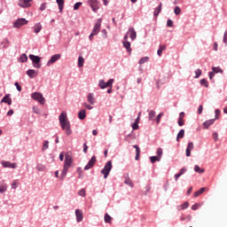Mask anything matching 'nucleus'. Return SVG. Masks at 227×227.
<instances>
[{
    "instance_id": "nucleus-51",
    "label": "nucleus",
    "mask_w": 227,
    "mask_h": 227,
    "mask_svg": "<svg viewBox=\"0 0 227 227\" xmlns=\"http://www.w3.org/2000/svg\"><path fill=\"white\" fill-rule=\"evenodd\" d=\"M215 120H219L221 111L219 109H216L215 111Z\"/></svg>"
},
{
    "instance_id": "nucleus-45",
    "label": "nucleus",
    "mask_w": 227,
    "mask_h": 227,
    "mask_svg": "<svg viewBox=\"0 0 227 227\" xmlns=\"http://www.w3.org/2000/svg\"><path fill=\"white\" fill-rule=\"evenodd\" d=\"M82 3L81 2H78V3H76L74 5V11H78L79 10V8L82 6Z\"/></svg>"
},
{
    "instance_id": "nucleus-59",
    "label": "nucleus",
    "mask_w": 227,
    "mask_h": 227,
    "mask_svg": "<svg viewBox=\"0 0 227 227\" xmlns=\"http://www.w3.org/2000/svg\"><path fill=\"white\" fill-rule=\"evenodd\" d=\"M77 173L79 174L78 178H82V170L81 168H77Z\"/></svg>"
},
{
    "instance_id": "nucleus-7",
    "label": "nucleus",
    "mask_w": 227,
    "mask_h": 227,
    "mask_svg": "<svg viewBox=\"0 0 227 227\" xmlns=\"http://www.w3.org/2000/svg\"><path fill=\"white\" fill-rule=\"evenodd\" d=\"M101 23H102V19H98L97 20V22L95 23L94 28L91 32L93 35H98L100 28H101Z\"/></svg>"
},
{
    "instance_id": "nucleus-41",
    "label": "nucleus",
    "mask_w": 227,
    "mask_h": 227,
    "mask_svg": "<svg viewBox=\"0 0 227 227\" xmlns=\"http://www.w3.org/2000/svg\"><path fill=\"white\" fill-rule=\"evenodd\" d=\"M163 155V150L161 148H157V157H160L161 159Z\"/></svg>"
},
{
    "instance_id": "nucleus-56",
    "label": "nucleus",
    "mask_w": 227,
    "mask_h": 227,
    "mask_svg": "<svg viewBox=\"0 0 227 227\" xmlns=\"http://www.w3.org/2000/svg\"><path fill=\"white\" fill-rule=\"evenodd\" d=\"M132 129H133L134 130L138 129H139L138 123H137V122H135L134 124H132Z\"/></svg>"
},
{
    "instance_id": "nucleus-3",
    "label": "nucleus",
    "mask_w": 227,
    "mask_h": 227,
    "mask_svg": "<svg viewBox=\"0 0 227 227\" xmlns=\"http://www.w3.org/2000/svg\"><path fill=\"white\" fill-rule=\"evenodd\" d=\"M112 168H113L112 160H108L105 165V168H103V170H101V174L104 175L105 179H107Z\"/></svg>"
},
{
    "instance_id": "nucleus-43",
    "label": "nucleus",
    "mask_w": 227,
    "mask_h": 227,
    "mask_svg": "<svg viewBox=\"0 0 227 227\" xmlns=\"http://www.w3.org/2000/svg\"><path fill=\"white\" fill-rule=\"evenodd\" d=\"M195 74H196L195 78L198 79L202 74L201 69H196Z\"/></svg>"
},
{
    "instance_id": "nucleus-21",
    "label": "nucleus",
    "mask_w": 227,
    "mask_h": 227,
    "mask_svg": "<svg viewBox=\"0 0 227 227\" xmlns=\"http://www.w3.org/2000/svg\"><path fill=\"white\" fill-rule=\"evenodd\" d=\"M2 103H7L8 106H11L12 103V98H10V95H5L4 98L2 99Z\"/></svg>"
},
{
    "instance_id": "nucleus-24",
    "label": "nucleus",
    "mask_w": 227,
    "mask_h": 227,
    "mask_svg": "<svg viewBox=\"0 0 227 227\" xmlns=\"http://www.w3.org/2000/svg\"><path fill=\"white\" fill-rule=\"evenodd\" d=\"M205 191H207V188H200L198 191H196L193 193V197L194 198H198L199 196H200V194H202Z\"/></svg>"
},
{
    "instance_id": "nucleus-52",
    "label": "nucleus",
    "mask_w": 227,
    "mask_h": 227,
    "mask_svg": "<svg viewBox=\"0 0 227 227\" xmlns=\"http://www.w3.org/2000/svg\"><path fill=\"white\" fill-rule=\"evenodd\" d=\"M78 195L79 196H82V197H84L85 196V189H82L78 192Z\"/></svg>"
},
{
    "instance_id": "nucleus-33",
    "label": "nucleus",
    "mask_w": 227,
    "mask_h": 227,
    "mask_svg": "<svg viewBox=\"0 0 227 227\" xmlns=\"http://www.w3.org/2000/svg\"><path fill=\"white\" fill-rule=\"evenodd\" d=\"M149 61L148 57H144L138 60V65H144L145 63Z\"/></svg>"
},
{
    "instance_id": "nucleus-19",
    "label": "nucleus",
    "mask_w": 227,
    "mask_h": 227,
    "mask_svg": "<svg viewBox=\"0 0 227 227\" xmlns=\"http://www.w3.org/2000/svg\"><path fill=\"white\" fill-rule=\"evenodd\" d=\"M123 47L126 48L128 53H131L132 51L131 43L129 41L123 42Z\"/></svg>"
},
{
    "instance_id": "nucleus-26",
    "label": "nucleus",
    "mask_w": 227,
    "mask_h": 227,
    "mask_svg": "<svg viewBox=\"0 0 227 227\" xmlns=\"http://www.w3.org/2000/svg\"><path fill=\"white\" fill-rule=\"evenodd\" d=\"M194 171L200 175L204 174L205 172L204 168H200L199 165L194 166Z\"/></svg>"
},
{
    "instance_id": "nucleus-9",
    "label": "nucleus",
    "mask_w": 227,
    "mask_h": 227,
    "mask_svg": "<svg viewBox=\"0 0 227 227\" xmlns=\"http://www.w3.org/2000/svg\"><path fill=\"white\" fill-rule=\"evenodd\" d=\"M61 59V54H55L48 60L47 66L53 65L56 61L59 60Z\"/></svg>"
},
{
    "instance_id": "nucleus-1",
    "label": "nucleus",
    "mask_w": 227,
    "mask_h": 227,
    "mask_svg": "<svg viewBox=\"0 0 227 227\" xmlns=\"http://www.w3.org/2000/svg\"><path fill=\"white\" fill-rule=\"evenodd\" d=\"M59 126L66 131L67 136L72 135L71 124L65 111L59 116Z\"/></svg>"
},
{
    "instance_id": "nucleus-60",
    "label": "nucleus",
    "mask_w": 227,
    "mask_h": 227,
    "mask_svg": "<svg viewBox=\"0 0 227 227\" xmlns=\"http://www.w3.org/2000/svg\"><path fill=\"white\" fill-rule=\"evenodd\" d=\"M223 43H224L225 44H227V30L224 32Z\"/></svg>"
},
{
    "instance_id": "nucleus-39",
    "label": "nucleus",
    "mask_w": 227,
    "mask_h": 227,
    "mask_svg": "<svg viewBox=\"0 0 227 227\" xmlns=\"http://www.w3.org/2000/svg\"><path fill=\"white\" fill-rule=\"evenodd\" d=\"M212 70L214 74H223V70L220 67H213Z\"/></svg>"
},
{
    "instance_id": "nucleus-28",
    "label": "nucleus",
    "mask_w": 227,
    "mask_h": 227,
    "mask_svg": "<svg viewBox=\"0 0 227 227\" xmlns=\"http://www.w3.org/2000/svg\"><path fill=\"white\" fill-rule=\"evenodd\" d=\"M166 50V45L165 44H163V45H160L159 46V50L157 51V54H158V56H162V52H163V51H165Z\"/></svg>"
},
{
    "instance_id": "nucleus-35",
    "label": "nucleus",
    "mask_w": 227,
    "mask_h": 227,
    "mask_svg": "<svg viewBox=\"0 0 227 227\" xmlns=\"http://www.w3.org/2000/svg\"><path fill=\"white\" fill-rule=\"evenodd\" d=\"M57 3H58L59 12H62L63 8H64V1H57Z\"/></svg>"
},
{
    "instance_id": "nucleus-63",
    "label": "nucleus",
    "mask_w": 227,
    "mask_h": 227,
    "mask_svg": "<svg viewBox=\"0 0 227 227\" xmlns=\"http://www.w3.org/2000/svg\"><path fill=\"white\" fill-rule=\"evenodd\" d=\"M215 76V73L214 72H209L208 73V77H209V80H213V77Z\"/></svg>"
},
{
    "instance_id": "nucleus-4",
    "label": "nucleus",
    "mask_w": 227,
    "mask_h": 227,
    "mask_svg": "<svg viewBox=\"0 0 227 227\" xmlns=\"http://www.w3.org/2000/svg\"><path fill=\"white\" fill-rule=\"evenodd\" d=\"M30 60L33 61V65L35 68H41L42 65L40 64L41 58L33 54L29 55Z\"/></svg>"
},
{
    "instance_id": "nucleus-61",
    "label": "nucleus",
    "mask_w": 227,
    "mask_h": 227,
    "mask_svg": "<svg viewBox=\"0 0 227 227\" xmlns=\"http://www.w3.org/2000/svg\"><path fill=\"white\" fill-rule=\"evenodd\" d=\"M33 110H34V113H35V114H40V109H39V107L34 106Z\"/></svg>"
},
{
    "instance_id": "nucleus-11",
    "label": "nucleus",
    "mask_w": 227,
    "mask_h": 227,
    "mask_svg": "<svg viewBox=\"0 0 227 227\" xmlns=\"http://www.w3.org/2000/svg\"><path fill=\"white\" fill-rule=\"evenodd\" d=\"M127 34L129 35V38H131L132 41L137 37V34L133 27H129Z\"/></svg>"
},
{
    "instance_id": "nucleus-30",
    "label": "nucleus",
    "mask_w": 227,
    "mask_h": 227,
    "mask_svg": "<svg viewBox=\"0 0 227 227\" xmlns=\"http://www.w3.org/2000/svg\"><path fill=\"white\" fill-rule=\"evenodd\" d=\"M104 220L106 223H112V221H113V217L108 215V214H106L105 215V217H104Z\"/></svg>"
},
{
    "instance_id": "nucleus-49",
    "label": "nucleus",
    "mask_w": 227,
    "mask_h": 227,
    "mask_svg": "<svg viewBox=\"0 0 227 227\" xmlns=\"http://www.w3.org/2000/svg\"><path fill=\"white\" fill-rule=\"evenodd\" d=\"M177 124H178L179 127H183L184 125V119L178 118Z\"/></svg>"
},
{
    "instance_id": "nucleus-16",
    "label": "nucleus",
    "mask_w": 227,
    "mask_h": 227,
    "mask_svg": "<svg viewBox=\"0 0 227 227\" xmlns=\"http://www.w3.org/2000/svg\"><path fill=\"white\" fill-rule=\"evenodd\" d=\"M161 10H162V4L160 3L159 5L154 9V12H153L154 18H158Z\"/></svg>"
},
{
    "instance_id": "nucleus-44",
    "label": "nucleus",
    "mask_w": 227,
    "mask_h": 227,
    "mask_svg": "<svg viewBox=\"0 0 227 227\" xmlns=\"http://www.w3.org/2000/svg\"><path fill=\"white\" fill-rule=\"evenodd\" d=\"M49 144H50L49 141H44L43 142V151H45V150L49 149Z\"/></svg>"
},
{
    "instance_id": "nucleus-50",
    "label": "nucleus",
    "mask_w": 227,
    "mask_h": 227,
    "mask_svg": "<svg viewBox=\"0 0 227 227\" xmlns=\"http://www.w3.org/2000/svg\"><path fill=\"white\" fill-rule=\"evenodd\" d=\"M14 85L16 86L17 90H18L19 92H21L22 87L20 85V83H19L18 82H16L14 83Z\"/></svg>"
},
{
    "instance_id": "nucleus-14",
    "label": "nucleus",
    "mask_w": 227,
    "mask_h": 227,
    "mask_svg": "<svg viewBox=\"0 0 227 227\" xmlns=\"http://www.w3.org/2000/svg\"><path fill=\"white\" fill-rule=\"evenodd\" d=\"M193 142H189L186 148V157H191V152L193 150Z\"/></svg>"
},
{
    "instance_id": "nucleus-34",
    "label": "nucleus",
    "mask_w": 227,
    "mask_h": 227,
    "mask_svg": "<svg viewBox=\"0 0 227 227\" xmlns=\"http://www.w3.org/2000/svg\"><path fill=\"white\" fill-rule=\"evenodd\" d=\"M84 63V59L82 56L78 58V67H82Z\"/></svg>"
},
{
    "instance_id": "nucleus-15",
    "label": "nucleus",
    "mask_w": 227,
    "mask_h": 227,
    "mask_svg": "<svg viewBox=\"0 0 227 227\" xmlns=\"http://www.w3.org/2000/svg\"><path fill=\"white\" fill-rule=\"evenodd\" d=\"M18 5L25 9V8H29L31 6V4L29 1H19Z\"/></svg>"
},
{
    "instance_id": "nucleus-46",
    "label": "nucleus",
    "mask_w": 227,
    "mask_h": 227,
    "mask_svg": "<svg viewBox=\"0 0 227 227\" xmlns=\"http://www.w3.org/2000/svg\"><path fill=\"white\" fill-rule=\"evenodd\" d=\"M174 12H175L176 15H180V13H181L180 7L179 6H176L175 10H174Z\"/></svg>"
},
{
    "instance_id": "nucleus-53",
    "label": "nucleus",
    "mask_w": 227,
    "mask_h": 227,
    "mask_svg": "<svg viewBox=\"0 0 227 227\" xmlns=\"http://www.w3.org/2000/svg\"><path fill=\"white\" fill-rule=\"evenodd\" d=\"M114 82V79H109L108 82H106L107 86L112 88Z\"/></svg>"
},
{
    "instance_id": "nucleus-5",
    "label": "nucleus",
    "mask_w": 227,
    "mask_h": 227,
    "mask_svg": "<svg viewBox=\"0 0 227 227\" xmlns=\"http://www.w3.org/2000/svg\"><path fill=\"white\" fill-rule=\"evenodd\" d=\"M32 98L35 100V101H37L39 102L40 104L42 105H44L45 103V98L42 95V93L40 92H35L32 94Z\"/></svg>"
},
{
    "instance_id": "nucleus-37",
    "label": "nucleus",
    "mask_w": 227,
    "mask_h": 227,
    "mask_svg": "<svg viewBox=\"0 0 227 227\" xmlns=\"http://www.w3.org/2000/svg\"><path fill=\"white\" fill-rule=\"evenodd\" d=\"M8 185L6 184H0V192H5Z\"/></svg>"
},
{
    "instance_id": "nucleus-32",
    "label": "nucleus",
    "mask_w": 227,
    "mask_h": 227,
    "mask_svg": "<svg viewBox=\"0 0 227 227\" xmlns=\"http://www.w3.org/2000/svg\"><path fill=\"white\" fill-rule=\"evenodd\" d=\"M160 157H159V156H152L151 158H150V160H151V162L153 163V164H154L155 162H157V161H160Z\"/></svg>"
},
{
    "instance_id": "nucleus-6",
    "label": "nucleus",
    "mask_w": 227,
    "mask_h": 227,
    "mask_svg": "<svg viewBox=\"0 0 227 227\" xmlns=\"http://www.w3.org/2000/svg\"><path fill=\"white\" fill-rule=\"evenodd\" d=\"M28 24V20H27L26 19H18L14 23H13V27L14 28H20L23 26H26Z\"/></svg>"
},
{
    "instance_id": "nucleus-20",
    "label": "nucleus",
    "mask_w": 227,
    "mask_h": 227,
    "mask_svg": "<svg viewBox=\"0 0 227 227\" xmlns=\"http://www.w3.org/2000/svg\"><path fill=\"white\" fill-rule=\"evenodd\" d=\"M86 118V110L82 109L78 112V119L79 120H84Z\"/></svg>"
},
{
    "instance_id": "nucleus-13",
    "label": "nucleus",
    "mask_w": 227,
    "mask_h": 227,
    "mask_svg": "<svg viewBox=\"0 0 227 227\" xmlns=\"http://www.w3.org/2000/svg\"><path fill=\"white\" fill-rule=\"evenodd\" d=\"M75 216H76L77 223H81L83 219L82 211L81 209H76L75 210Z\"/></svg>"
},
{
    "instance_id": "nucleus-64",
    "label": "nucleus",
    "mask_w": 227,
    "mask_h": 227,
    "mask_svg": "<svg viewBox=\"0 0 227 227\" xmlns=\"http://www.w3.org/2000/svg\"><path fill=\"white\" fill-rule=\"evenodd\" d=\"M202 111H203V106H200L199 108H198V114H201Z\"/></svg>"
},
{
    "instance_id": "nucleus-36",
    "label": "nucleus",
    "mask_w": 227,
    "mask_h": 227,
    "mask_svg": "<svg viewBox=\"0 0 227 227\" xmlns=\"http://www.w3.org/2000/svg\"><path fill=\"white\" fill-rule=\"evenodd\" d=\"M200 84L204 85L206 88H208V82L205 78L200 80Z\"/></svg>"
},
{
    "instance_id": "nucleus-23",
    "label": "nucleus",
    "mask_w": 227,
    "mask_h": 227,
    "mask_svg": "<svg viewBox=\"0 0 227 227\" xmlns=\"http://www.w3.org/2000/svg\"><path fill=\"white\" fill-rule=\"evenodd\" d=\"M87 101L92 106L95 104V98L92 93H89V95L87 96Z\"/></svg>"
},
{
    "instance_id": "nucleus-27",
    "label": "nucleus",
    "mask_w": 227,
    "mask_h": 227,
    "mask_svg": "<svg viewBox=\"0 0 227 227\" xmlns=\"http://www.w3.org/2000/svg\"><path fill=\"white\" fill-rule=\"evenodd\" d=\"M98 86H99V88H101L102 90H104V89H106V88H108L107 82H105L104 80H99V82H98Z\"/></svg>"
},
{
    "instance_id": "nucleus-12",
    "label": "nucleus",
    "mask_w": 227,
    "mask_h": 227,
    "mask_svg": "<svg viewBox=\"0 0 227 227\" xmlns=\"http://www.w3.org/2000/svg\"><path fill=\"white\" fill-rule=\"evenodd\" d=\"M89 5L90 6V8H92L93 12H98V10L99 9V4L98 1H90L89 2Z\"/></svg>"
},
{
    "instance_id": "nucleus-22",
    "label": "nucleus",
    "mask_w": 227,
    "mask_h": 227,
    "mask_svg": "<svg viewBox=\"0 0 227 227\" xmlns=\"http://www.w3.org/2000/svg\"><path fill=\"white\" fill-rule=\"evenodd\" d=\"M215 119L207 120L203 123L204 129H208L214 124Z\"/></svg>"
},
{
    "instance_id": "nucleus-54",
    "label": "nucleus",
    "mask_w": 227,
    "mask_h": 227,
    "mask_svg": "<svg viewBox=\"0 0 227 227\" xmlns=\"http://www.w3.org/2000/svg\"><path fill=\"white\" fill-rule=\"evenodd\" d=\"M82 106L85 107L88 110H92L93 109V106H89L87 103H84L82 105Z\"/></svg>"
},
{
    "instance_id": "nucleus-58",
    "label": "nucleus",
    "mask_w": 227,
    "mask_h": 227,
    "mask_svg": "<svg viewBox=\"0 0 227 227\" xmlns=\"http://www.w3.org/2000/svg\"><path fill=\"white\" fill-rule=\"evenodd\" d=\"M185 172H187V168H181V170H179V175H184Z\"/></svg>"
},
{
    "instance_id": "nucleus-2",
    "label": "nucleus",
    "mask_w": 227,
    "mask_h": 227,
    "mask_svg": "<svg viewBox=\"0 0 227 227\" xmlns=\"http://www.w3.org/2000/svg\"><path fill=\"white\" fill-rule=\"evenodd\" d=\"M73 164V156L71 152H67L65 154V163H64V168L62 170V174L60 175V180H64L66 177L67 173L68 172L70 167Z\"/></svg>"
},
{
    "instance_id": "nucleus-42",
    "label": "nucleus",
    "mask_w": 227,
    "mask_h": 227,
    "mask_svg": "<svg viewBox=\"0 0 227 227\" xmlns=\"http://www.w3.org/2000/svg\"><path fill=\"white\" fill-rule=\"evenodd\" d=\"M22 63L27 62L28 60V58L26 54H22L21 58H20Z\"/></svg>"
},
{
    "instance_id": "nucleus-47",
    "label": "nucleus",
    "mask_w": 227,
    "mask_h": 227,
    "mask_svg": "<svg viewBox=\"0 0 227 227\" xmlns=\"http://www.w3.org/2000/svg\"><path fill=\"white\" fill-rule=\"evenodd\" d=\"M19 185V183L17 182V180H14V182L12 183V184H11V188H12L13 190L17 189Z\"/></svg>"
},
{
    "instance_id": "nucleus-25",
    "label": "nucleus",
    "mask_w": 227,
    "mask_h": 227,
    "mask_svg": "<svg viewBox=\"0 0 227 227\" xmlns=\"http://www.w3.org/2000/svg\"><path fill=\"white\" fill-rule=\"evenodd\" d=\"M43 27H42V24L41 23H36L35 26H34V30H35V34H39L40 31L42 30Z\"/></svg>"
},
{
    "instance_id": "nucleus-57",
    "label": "nucleus",
    "mask_w": 227,
    "mask_h": 227,
    "mask_svg": "<svg viewBox=\"0 0 227 227\" xmlns=\"http://www.w3.org/2000/svg\"><path fill=\"white\" fill-rule=\"evenodd\" d=\"M167 27H173V21L171 20H168Z\"/></svg>"
},
{
    "instance_id": "nucleus-38",
    "label": "nucleus",
    "mask_w": 227,
    "mask_h": 227,
    "mask_svg": "<svg viewBox=\"0 0 227 227\" xmlns=\"http://www.w3.org/2000/svg\"><path fill=\"white\" fill-rule=\"evenodd\" d=\"M124 184H128L129 187L133 188V183L130 178H126Z\"/></svg>"
},
{
    "instance_id": "nucleus-48",
    "label": "nucleus",
    "mask_w": 227,
    "mask_h": 227,
    "mask_svg": "<svg viewBox=\"0 0 227 227\" xmlns=\"http://www.w3.org/2000/svg\"><path fill=\"white\" fill-rule=\"evenodd\" d=\"M200 204L196 203L193 206H192V211H196L200 208Z\"/></svg>"
},
{
    "instance_id": "nucleus-40",
    "label": "nucleus",
    "mask_w": 227,
    "mask_h": 227,
    "mask_svg": "<svg viewBox=\"0 0 227 227\" xmlns=\"http://www.w3.org/2000/svg\"><path fill=\"white\" fill-rule=\"evenodd\" d=\"M154 117H155V112L153 110H152L151 112H149L148 118H149V120H153Z\"/></svg>"
},
{
    "instance_id": "nucleus-62",
    "label": "nucleus",
    "mask_w": 227,
    "mask_h": 227,
    "mask_svg": "<svg viewBox=\"0 0 227 227\" xmlns=\"http://www.w3.org/2000/svg\"><path fill=\"white\" fill-rule=\"evenodd\" d=\"M213 139L215 140V141H217L218 140V133H213Z\"/></svg>"
},
{
    "instance_id": "nucleus-10",
    "label": "nucleus",
    "mask_w": 227,
    "mask_h": 227,
    "mask_svg": "<svg viewBox=\"0 0 227 227\" xmlns=\"http://www.w3.org/2000/svg\"><path fill=\"white\" fill-rule=\"evenodd\" d=\"M2 166H4V168H17V163H12L11 161H6V160H3L2 161Z\"/></svg>"
},
{
    "instance_id": "nucleus-18",
    "label": "nucleus",
    "mask_w": 227,
    "mask_h": 227,
    "mask_svg": "<svg viewBox=\"0 0 227 227\" xmlns=\"http://www.w3.org/2000/svg\"><path fill=\"white\" fill-rule=\"evenodd\" d=\"M133 147L136 149V157L135 160H138L140 158L141 150L137 145H134Z\"/></svg>"
},
{
    "instance_id": "nucleus-55",
    "label": "nucleus",
    "mask_w": 227,
    "mask_h": 227,
    "mask_svg": "<svg viewBox=\"0 0 227 227\" xmlns=\"http://www.w3.org/2000/svg\"><path fill=\"white\" fill-rule=\"evenodd\" d=\"M47 8V4H43L39 7V11L43 12Z\"/></svg>"
},
{
    "instance_id": "nucleus-17",
    "label": "nucleus",
    "mask_w": 227,
    "mask_h": 227,
    "mask_svg": "<svg viewBox=\"0 0 227 227\" xmlns=\"http://www.w3.org/2000/svg\"><path fill=\"white\" fill-rule=\"evenodd\" d=\"M27 75H28V77L29 78H35V76H37L38 75V73H36L35 71V69H28L27 71Z\"/></svg>"
},
{
    "instance_id": "nucleus-29",
    "label": "nucleus",
    "mask_w": 227,
    "mask_h": 227,
    "mask_svg": "<svg viewBox=\"0 0 227 227\" xmlns=\"http://www.w3.org/2000/svg\"><path fill=\"white\" fill-rule=\"evenodd\" d=\"M184 137V129H181L176 136V141L179 142V139H183Z\"/></svg>"
},
{
    "instance_id": "nucleus-8",
    "label": "nucleus",
    "mask_w": 227,
    "mask_h": 227,
    "mask_svg": "<svg viewBox=\"0 0 227 227\" xmlns=\"http://www.w3.org/2000/svg\"><path fill=\"white\" fill-rule=\"evenodd\" d=\"M98 160L96 156H93L90 158V160L88 161V164L85 166L84 170H89L93 168L95 163H97Z\"/></svg>"
},
{
    "instance_id": "nucleus-31",
    "label": "nucleus",
    "mask_w": 227,
    "mask_h": 227,
    "mask_svg": "<svg viewBox=\"0 0 227 227\" xmlns=\"http://www.w3.org/2000/svg\"><path fill=\"white\" fill-rule=\"evenodd\" d=\"M190 204L188 201H185L183 205L178 206L179 210H184L189 207Z\"/></svg>"
}]
</instances>
